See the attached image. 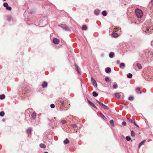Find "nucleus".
<instances>
[{
	"instance_id": "nucleus-27",
	"label": "nucleus",
	"mask_w": 153,
	"mask_h": 153,
	"mask_svg": "<svg viewBox=\"0 0 153 153\" xmlns=\"http://www.w3.org/2000/svg\"><path fill=\"white\" fill-rule=\"evenodd\" d=\"M145 140L143 141H142L139 144V147L140 148V147L145 142Z\"/></svg>"
},
{
	"instance_id": "nucleus-23",
	"label": "nucleus",
	"mask_w": 153,
	"mask_h": 153,
	"mask_svg": "<svg viewBox=\"0 0 153 153\" xmlns=\"http://www.w3.org/2000/svg\"><path fill=\"white\" fill-rule=\"evenodd\" d=\"M114 54V53L113 52H111L109 54V56L111 58H112L113 57V56Z\"/></svg>"
},
{
	"instance_id": "nucleus-18",
	"label": "nucleus",
	"mask_w": 153,
	"mask_h": 153,
	"mask_svg": "<svg viewBox=\"0 0 153 153\" xmlns=\"http://www.w3.org/2000/svg\"><path fill=\"white\" fill-rule=\"evenodd\" d=\"M128 78H131L132 77V74L131 73H129L127 75Z\"/></svg>"
},
{
	"instance_id": "nucleus-47",
	"label": "nucleus",
	"mask_w": 153,
	"mask_h": 153,
	"mask_svg": "<svg viewBox=\"0 0 153 153\" xmlns=\"http://www.w3.org/2000/svg\"><path fill=\"white\" fill-rule=\"evenodd\" d=\"M98 95V94L97 93H96V97H97Z\"/></svg>"
},
{
	"instance_id": "nucleus-16",
	"label": "nucleus",
	"mask_w": 153,
	"mask_h": 153,
	"mask_svg": "<svg viewBox=\"0 0 153 153\" xmlns=\"http://www.w3.org/2000/svg\"><path fill=\"white\" fill-rule=\"evenodd\" d=\"M65 144H67L69 142V141L68 139H66L63 142Z\"/></svg>"
},
{
	"instance_id": "nucleus-44",
	"label": "nucleus",
	"mask_w": 153,
	"mask_h": 153,
	"mask_svg": "<svg viewBox=\"0 0 153 153\" xmlns=\"http://www.w3.org/2000/svg\"><path fill=\"white\" fill-rule=\"evenodd\" d=\"M151 3L152 4V5H153V0H152L151 1Z\"/></svg>"
},
{
	"instance_id": "nucleus-48",
	"label": "nucleus",
	"mask_w": 153,
	"mask_h": 153,
	"mask_svg": "<svg viewBox=\"0 0 153 153\" xmlns=\"http://www.w3.org/2000/svg\"><path fill=\"white\" fill-rule=\"evenodd\" d=\"M45 153H48L47 152H45Z\"/></svg>"
},
{
	"instance_id": "nucleus-32",
	"label": "nucleus",
	"mask_w": 153,
	"mask_h": 153,
	"mask_svg": "<svg viewBox=\"0 0 153 153\" xmlns=\"http://www.w3.org/2000/svg\"><path fill=\"white\" fill-rule=\"evenodd\" d=\"M128 100L130 101H132L133 100L134 98L132 96H131L128 98Z\"/></svg>"
},
{
	"instance_id": "nucleus-2",
	"label": "nucleus",
	"mask_w": 153,
	"mask_h": 153,
	"mask_svg": "<svg viewBox=\"0 0 153 153\" xmlns=\"http://www.w3.org/2000/svg\"><path fill=\"white\" fill-rule=\"evenodd\" d=\"M59 26L61 27L63 29L66 31H71L70 29L65 24H62L59 25Z\"/></svg>"
},
{
	"instance_id": "nucleus-10",
	"label": "nucleus",
	"mask_w": 153,
	"mask_h": 153,
	"mask_svg": "<svg viewBox=\"0 0 153 153\" xmlns=\"http://www.w3.org/2000/svg\"><path fill=\"white\" fill-rule=\"evenodd\" d=\"M48 85L47 83L46 82H43L42 87L43 88L46 87Z\"/></svg>"
},
{
	"instance_id": "nucleus-42",
	"label": "nucleus",
	"mask_w": 153,
	"mask_h": 153,
	"mask_svg": "<svg viewBox=\"0 0 153 153\" xmlns=\"http://www.w3.org/2000/svg\"><path fill=\"white\" fill-rule=\"evenodd\" d=\"M120 63V60H117V64H118Z\"/></svg>"
},
{
	"instance_id": "nucleus-35",
	"label": "nucleus",
	"mask_w": 153,
	"mask_h": 153,
	"mask_svg": "<svg viewBox=\"0 0 153 153\" xmlns=\"http://www.w3.org/2000/svg\"><path fill=\"white\" fill-rule=\"evenodd\" d=\"M71 126L74 128H75L76 127V126L75 124H73L71 125Z\"/></svg>"
},
{
	"instance_id": "nucleus-22",
	"label": "nucleus",
	"mask_w": 153,
	"mask_h": 153,
	"mask_svg": "<svg viewBox=\"0 0 153 153\" xmlns=\"http://www.w3.org/2000/svg\"><path fill=\"white\" fill-rule=\"evenodd\" d=\"M102 14L104 16H106L107 15V12L105 10L103 11L102 12Z\"/></svg>"
},
{
	"instance_id": "nucleus-12",
	"label": "nucleus",
	"mask_w": 153,
	"mask_h": 153,
	"mask_svg": "<svg viewBox=\"0 0 153 153\" xmlns=\"http://www.w3.org/2000/svg\"><path fill=\"white\" fill-rule=\"evenodd\" d=\"M105 72L107 73H108L111 72V69L110 68H107L105 70Z\"/></svg>"
},
{
	"instance_id": "nucleus-51",
	"label": "nucleus",
	"mask_w": 153,
	"mask_h": 153,
	"mask_svg": "<svg viewBox=\"0 0 153 153\" xmlns=\"http://www.w3.org/2000/svg\"><path fill=\"white\" fill-rule=\"evenodd\" d=\"M128 107V106H126V108H127Z\"/></svg>"
},
{
	"instance_id": "nucleus-45",
	"label": "nucleus",
	"mask_w": 153,
	"mask_h": 153,
	"mask_svg": "<svg viewBox=\"0 0 153 153\" xmlns=\"http://www.w3.org/2000/svg\"><path fill=\"white\" fill-rule=\"evenodd\" d=\"M149 28L148 27H147L146 28L147 31H148L149 30Z\"/></svg>"
},
{
	"instance_id": "nucleus-41",
	"label": "nucleus",
	"mask_w": 153,
	"mask_h": 153,
	"mask_svg": "<svg viewBox=\"0 0 153 153\" xmlns=\"http://www.w3.org/2000/svg\"><path fill=\"white\" fill-rule=\"evenodd\" d=\"M92 94L94 97H96V91L93 92Z\"/></svg>"
},
{
	"instance_id": "nucleus-3",
	"label": "nucleus",
	"mask_w": 153,
	"mask_h": 153,
	"mask_svg": "<svg viewBox=\"0 0 153 153\" xmlns=\"http://www.w3.org/2000/svg\"><path fill=\"white\" fill-rule=\"evenodd\" d=\"M96 101L102 108L107 110H108L109 109V108L107 106L104 105L102 103L99 102V101L96 100Z\"/></svg>"
},
{
	"instance_id": "nucleus-30",
	"label": "nucleus",
	"mask_w": 153,
	"mask_h": 153,
	"mask_svg": "<svg viewBox=\"0 0 153 153\" xmlns=\"http://www.w3.org/2000/svg\"><path fill=\"white\" fill-rule=\"evenodd\" d=\"M3 5L4 7H6V8L8 6V4L6 3H4L3 4Z\"/></svg>"
},
{
	"instance_id": "nucleus-40",
	"label": "nucleus",
	"mask_w": 153,
	"mask_h": 153,
	"mask_svg": "<svg viewBox=\"0 0 153 153\" xmlns=\"http://www.w3.org/2000/svg\"><path fill=\"white\" fill-rule=\"evenodd\" d=\"M122 124L123 126H126V123L125 121H123L122 123Z\"/></svg>"
},
{
	"instance_id": "nucleus-20",
	"label": "nucleus",
	"mask_w": 153,
	"mask_h": 153,
	"mask_svg": "<svg viewBox=\"0 0 153 153\" xmlns=\"http://www.w3.org/2000/svg\"><path fill=\"white\" fill-rule=\"evenodd\" d=\"M32 129L30 128H28L27 131V133L30 134L31 133Z\"/></svg>"
},
{
	"instance_id": "nucleus-15",
	"label": "nucleus",
	"mask_w": 153,
	"mask_h": 153,
	"mask_svg": "<svg viewBox=\"0 0 153 153\" xmlns=\"http://www.w3.org/2000/svg\"><path fill=\"white\" fill-rule=\"evenodd\" d=\"M112 35H113V37H118V34L116 33H115L114 32H113V33Z\"/></svg>"
},
{
	"instance_id": "nucleus-36",
	"label": "nucleus",
	"mask_w": 153,
	"mask_h": 153,
	"mask_svg": "<svg viewBox=\"0 0 153 153\" xmlns=\"http://www.w3.org/2000/svg\"><path fill=\"white\" fill-rule=\"evenodd\" d=\"M105 80L106 82H109V79L108 77H106L105 78Z\"/></svg>"
},
{
	"instance_id": "nucleus-19",
	"label": "nucleus",
	"mask_w": 153,
	"mask_h": 153,
	"mask_svg": "<svg viewBox=\"0 0 153 153\" xmlns=\"http://www.w3.org/2000/svg\"><path fill=\"white\" fill-rule=\"evenodd\" d=\"M87 28V26L85 25H83L82 27V29L83 30H86Z\"/></svg>"
},
{
	"instance_id": "nucleus-26",
	"label": "nucleus",
	"mask_w": 153,
	"mask_h": 153,
	"mask_svg": "<svg viewBox=\"0 0 153 153\" xmlns=\"http://www.w3.org/2000/svg\"><path fill=\"white\" fill-rule=\"evenodd\" d=\"M100 115L102 118H103L104 120H106V118L102 113H100Z\"/></svg>"
},
{
	"instance_id": "nucleus-31",
	"label": "nucleus",
	"mask_w": 153,
	"mask_h": 153,
	"mask_svg": "<svg viewBox=\"0 0 153 153\" xmlns=\"http://www.w3.org/2000/svg\"><path fill=\"white\" fill-rule=\"evenodd\" d=\"M126 140L128 141H129L131 140V138L129 136H127L126 137Z\"/></svg>"
},
{
	"instance_id": "nucleus-37",
	"label": "nucleus",
	"mask_w": 153,
	"mask_h": 153,
	"mask_svg": "<svg viewBox=\"0 0 153 153\" xmlns=\"http://www.w3.org/2000/svg\"><path fill=\"white\" fill-rule=\"evenodd\" d=\"M114 121L113 120H111L110 121V123H111V125H112V126H113L114 125Z\"/></svg>"
},
{
	"instance_id": "nucleus-13",
	"label": "nucleus",
	"mask_w": 153,
	"mask_h": 153,
	"mask_svg": "<svg viewBox=\"0 0 153 153\" xmlns=\"http://www.w3.org/2000/svg\"><path fill=\"white\" fill-rule=\"evenodd\" d=\"M115 96L117 98L119 99L120 98V95L119 93H116L114 94Z\"/></svg>"
},
{
	"instance_id": "nucleus-21",
	"label": "nucleus",
	"mask_w": 153,
	"mask_h": 153,
	"mask_svg": "<svg viewBox=\"0 0 153 153\" xmlns=\"http://www.w3.org/2000/svg\"><path fill=\"white\" fill-rule=\"evenodd\" d=\"M5 97L4 94H2L0 95V99L1 100L4 99L5 98Z\"/></svg>"
},
{
	"instance_id": "nucleus-1",
	"label": "nucleus",
	"mask_w": 153,
	"mask_h": 153,
	"mask_svg": "<svg viewBox=\"0 0 153 153\" xmlns=\"http://www.w3.org/2000/svg\"><path fill=\"white\" fill-rule=\"evenodd\" d=\"M135 12L137 16L139 18H142L143 16V13L142 10L139 9L137 8L136 9Z\"/></svg>"
},
{
	"instance_id": "nucleus-9",
	"label": "nucleus",
	"mask_w": 153,
	"mask_h": 153,
	"mask_svg": "<svg viewBox=\"0 0 153 153\" xmlns=\"http://www.w3.org/2000/svg\"><path fill=\"white\" fill-rule=\"evenodd\" d=\"M36 113H33L31 114V117L33 119H34L36 117Z\"/></svg>"
},
{
	"instance_id": "nucleus-34",
	"label": "nucleus",
	"mask_w": 153,
	"mask_h": 153,
	"mask_svg": "<svg viewBox=\"0 0 153 153\" xmlns=\"http://www.w3.org/2000/svg\"><path fill=\"white\" fill-rule=\"evenodd\" d=\"M117 85L116 84H114L113 85V88L114 89H116L117 88Z\"/></svg>"
},
{
	"instance_id": "nucleus-6",
	"label": "nucleus",
	"mask_w": 153,
	"mask_h": 153,
	"mask_svg": "<svg viewBox=\"0 0 153 153\" xmlns=\"http://www.w3.org/2000/svg\"><path fill=\"white\" fill-rule=\"evenodd\" d=\"M87 100L88 103H89L90 105L93 107L94 108H96V106L93 102H91L88 99H87Z\"/></svg>"
},
{
	"instance_id": "nucleus-11",
	"label": "nucleus",
	"mask_w": 153,
	"mask_h": 153,
	"mask_svg": "<svg viewBox=\"0 0 153 153\" xmlns=\"http://www.w3.org/2000/svg\"><path fill=\"white\" fill-rule=\"evenodd\" d=\"M136 66L139 68V69H140L142 68L141 65L139 63H137L136 64Z\"/></svg>"
},
{
	"instance_id": "nucleus-14",
	"label": "nucleus",
	"mask_w": 153,
	"mask_h": 153,
	"mask_svg": "<svg viewBox=\"0 0 153 153\" xmlns=\"http://www.w3.org/2000/svg\"><path fill=\"white\" fill-rule=\"evenodd\" d=\"M40 147L42 148L45 149L46 148V146L43 143H41L39 145Z\"/></svg>"
},
{
	"instance_id": "nucleus-7",
	"label": "nucleus",
	"mask_w": 153,
	"mask_h": 153,
	"mask_svg": "<svg viewBox=\"0 0 153 153\" xmlns=\"http://www.w3.org/2000/svg\"><path fill=\"white\" fill-rule=\"evenodd\" d=\"M91 81L93 85L95 87L96 86V83H95V80L92 77L91 78Z\"/></svg>"
},
{
	"instance_id": "nucleus-28",
	"label": "nucleus",
	"mask_w": 153,
	"mask_h": 153,
	"mask_svg": "<svg viewBox=\"0 0 153 153\" xmlns=\"http://www.w3.org/2000/svg\"><path fill=\"white\" fill-rule=\"evenodd\" d=\"M4 114V111H1L0 112V116L2 117H3Z\"/></svg>"
},
{
	"instance_id": "nucleus-24",
	"label": "nucleus",
	"mask_w": 153,
	"mask_h": 153,
	"mask_svg": "<svg viewBox=\"0 0 153 153\" xmlns=\"http://www.w3.org/2000/svg\"><path fill=\"white\" fill-rule=\"evenodd\" d=\"M125 66V64L123 63H121L120 64V68H121L122 67H124Z\"/></svg>"
},
{
	"instance_id": "nucleus-8",
	"label": "nucleus",
	"mask_w": 153,
	"mask_h": 153,
	"mask_svg": "<svg viewBox=\"0 0 153 153\" xmlns=\"http://www.w3.org/2000/svg\"><path fill=\"white\" fill-rule=\"evenodd\" d=\"M75 66L76 69L77 71V72L79 73L80 74L81 71L80 68L76 64H75Z\"/></svg>"
},
{
	"instance_id": "nucleus-5",
	"label": "nucleus",
	"mask_w": 153,
	"mask_h": 153,
	"mask_svg": "<svg viewBox=\"0 0 153 153\" xmlns=\"http://www.w3.org/2000/svg\"><path fill=\"white\" fill-rule=\"evenodd\" d=\"M53 43L56 44H58L59 43V41L58 39L57 38H54L53 40Z\"/></svg>"
},
{
	"instance_id": "nucleus-46",
	"label": "nucleus",
	"mask_w": 153,
	"mask_h": 153,
	"mask_svg": "<svg viewBox=\"0 0 153 153\" xmlns=\"http://www.w3.org/2000/svg\"><path fill=\"white\" fill-rule=\"evenodd\" d=\"M94 13L95 14H96V10H95L94 11Z\"/></svg>"
},
{
	"instance_id": "nucleus-49",
	"label": "nucleus",
	"mask_w": 153,
	"mask_h": 153,
	"mask_svg": "<svg viewBox=\"0 0 153 153\" xmlns=\"http://www.w3.org/2000/svg\"><path fill=\"white\" fill-rule=\"evenodd\" d=\"M3 121H4V119H3Z\"/></svg>"
},
{
	"instance_id": "nucleus-50",
	"label": "nucleus",
	"mask_w": 153,
	"mask_h": 153,
	"mask_svg": "<svg viewBox=\"0 0 153 153\" xmlns=\"http://www.w3.org/2000/svg\"><path fill=\"white\" fill-rule=\"evenodd\" d=\"M96 87H97V84H96Z\"/></svg>"
},
{
	"instance_id": "nucleus-43",
	"label": "nucleus",
	"mask_w": 153,
	"mask_h": 153,
	"mask_svg": "<svg viewBox=\"0 0 153 153\" xmlns=\"http://www.w3.org/2000/svg\"><path fill=\"white\" fill-rule=\"evenodd\" d=\"M134 124L137 126L139 127V126L135 122L134 123Z\"/></svg>"
},
{
	"instance_id": "nucleus-17",
	"label": "nucleus",
	"mask_w": 153,
	"mask_h": 153,
	"mask_svg": "<svg viewBox=\"0 0 153 153\" xmlns=\"http://www.w3.org/2000/svg\"><path fill=\"white\" fill-rule=\"evenodd\" d=\"M127 119L129 121V122H130L131 123H133L134 124V123H135V121L134 120H133L130 118H127Z\"/></svg>"
},
{
	"instance_id": "nucleus-4",
	"label": "nucleus",
	"mask_w": 153,
	"mask_h": 153,
	"mask_svg": "<svg viewBox=\"0 0 153 153\" xmlns=\"http://www.w3.org/2000/svg\"><path fill=\"white\" fill-rule=\"evenodd\" d=\"M59 101L60 102L63 106L65 104L66 102V100H65L64 98L63 99H62V98L61 99H59Z\"/></svg>"
},
{
	"instance_id": "nucleus-29",
	"label": "nucleus",
	"mask_w": 153,
	"mask_h": 153,
	"mask_svg": "<svg viewBox=\"0 0 153 153\" xmlns=\"http://www.w3.org/2000/svg\"><path fill=\"white\" fill-rule=\"evenodd\" d=\"M136 90H137V92H138V91H139V93L140 94H141V91L140 90V88H137L136 89Z\"/></svg>"
},
{
	"instance_id": "nucleus-52",
	"label": "nucleus",
	"mask_w": 153,
	"mask_h": 153,
	"mask_svg": "<svg viewBox=\"0 0 153 153\" xmlns=\"http://www.w3.org/2000/svg\"><path fill=\"white\" fill-rule=\"evenodd\" d=\"M3 0V1H5L6 0Z\"/></svg>"
},
{
	"instance_id": "nucleus-39",
	"label": "nucleus",
	"mask_w": 153,
	"mask_h": 153,
	"mask_svg": "<svg viewBox=\"0 0 153 153\" xmlns=\"http://www.w3.org/2000/svg\"><path fill=\"white\" fill-rule=\"evenodd\" d=\"M51 107L52 108H54L55 107V105L53 104H52L51 105Z\"/></svg>"
},
{
	"instance_id": "nucleus-38",
	"label": "nucleus",
	"mask_w": 153,
	"mask_h": 153,
	"mask_svg": "<svg viewBox=\"0 0 153 153\" xmlns=\"http://www.w3.org/2000/svg\"><path fill=\"white\" fill-rule=\"evenodd\" d=\"M66 122V121L65 120H62L61 121V123L62 124H64V123H65Z\"/></svg>"
},
{
	"instance_id": "nucleus-25",
	"label": "nucleus",
	"mask_w": 153,
	"mask_h": 153,
	"mask_svg": "<svg viewBox=\"0 0 153 153\" xmlns=\"http://www.w3.org/2000/svg\"><path fill=\"white\" fill-rule=\"evenodd\" d=\"M131 136L134 137L135 136V133L134 131H131Z\"/></svg>"
},
{
	"instance_id": "nucleus-33",
	"label": "nucleus",
	"mask_w": 153,
	"mask_h": 153,
	"mask_svg": "<svg viewBox=\"0 0 153 153\" xmlns=\"http://www.w3.org/2000/svg\"><path fill=\"white\" fill-rule=\"evenodd\" d=\"M6 9H7V10H11V9H12V8H11V7L8 6L6 8Z\"/></svg>"
}]
</instances>
